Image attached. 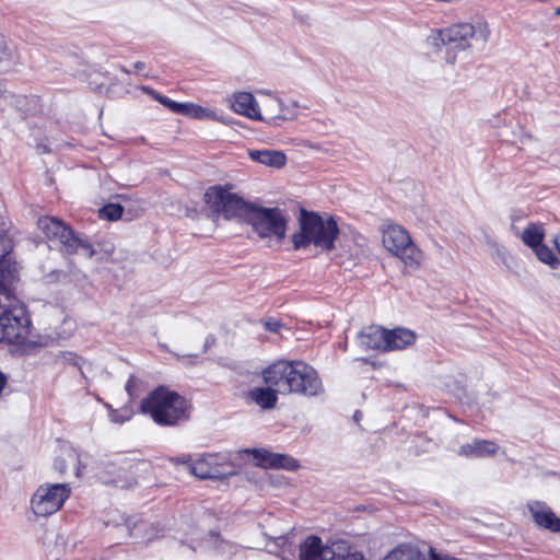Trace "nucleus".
Wrapping results in <instances>:
<instances>
[{
  "label": "nucleus",
  "mask_w": 560,
  "mask_h": 560,
  "mask_svg": "<svg viewBox=\"0 0 560 560\" xmlns=\"http://www.w3.org/2000/svg\"><path fill=\"white\" fill-rule=\"evenodd\" d=\"M277 393L279 392L275 387L268 385V387H255L248 395L262 409H271L276 406Z\"/></svg>",
  "instance_id": "obj_23"
},
{
  "label": "nucleus",
  "mask_w": 560,
  "mask_h": 560,
  "mask_svg": "<svg viewBox=\"0 0 560 560\" xmlns=\"http://www.w3.org/2000/svg\"><path fill=\"white\" fill-rule=\"evenodd\" d=\"M189 471L199 479H225L235 475L233 469L218 462L217 455H205L189 465Z\"/></svg>",
  "instance_id": "obj_12"
},
{
  "label": "nucleus",
  "mask_w": 560,
  "mask_h": 560,
  "mask_svg": "<svg viewBox=\"0 0 560 560\" xmlns=\"http://www.w3.org/2000/svg\"><path fill=\"white\" fill-rule=\"evenodd\" d=\"M7 384V376L0 371V393Z\"/></svg>",
  "instance_id": "obj_41"
},
{
  "label": "nucleus",
  "mask_w": 560,
  "mask_h": 560,
  "mask_svg": "<svg viewBox=\"0 0 560 560\" xmlns=\"http://www.w3.org/2000/svg\"><path fill=\"white\" fill-rule=\"evenodd\" d=\"M557 249L558 254L560 255V247H555Z\"/></svg>",
  "instance_id": "obj_51"
},
{
  "label": "nucleus",
  "mask_w": 560,
  "mask_h": 560,
  "mask_svg": "<svg viewBox=\"0 0 560 560\" xmlns=\"http://www.w3.org/2000/svg\"><path fill=\"white\" fill-rule=\"evenodd\" d=\"M215 339L213 336H209L207 337L206 341H205V346H203V351H207V349L209 347H211L213 343H214Z\"/></svg>",
  "instance_id": "obj_39"
},
{
  "label": "nucleus",
  "mask_w": 560,
  "mask_h": 560,
  "mask_svg": "<svg viewBox=\"0 0 560 560\" xmlns=\"http://www.w3.org/2000/svg\"><path fill=\"white\" fill-rule=\"evenodd\" d=\"M70 492L68 483L43 485L32 498V510L37 516L51 515L62 508Z\"/></svg>",
  "instance_id": "obj_7"
},
{
  "label": "nucleus",
  "mask_w": 560,
  "mask_h": 560,
  "mask_svg": "<svg viewBox=\"0 0 560 560\" xmlns=\"http://www.w3.org/2000/svg\"><path fill=\"white\" fill-rule=\"evenodd\" d=\"M555 14H556V15H560V5H559L558 8H556V10H555Z\"/></svg>",
  "instance_id": "obj_46"
},
{
  "label": "nucleus",
  "mask_w": 560,
  "mask_h": 560,
  "mask_svg": "<svg viewBox=\"0 0 560 560\" xmlns=\"http://www.w3.org/2000/svg\"><path fill=\"white\" fill-rule=\"evenodd\" d=\"M152 255L159 264L166 266L171 259V249L168 247H159Z\"/></svg>",
  "instance_id": "obj_31"
},
{
  "label": "nucleus",
  "mask_w": 560,
  "mask_h": 560,
  "mask_svg": "<svg viewBox=\"0 0 560 560\" xmlns=\"http://www.w3.org/2000/svg\"><path fill=\"white\" fill-rule=\"evenodd\" d=\"M527 509L538 527L552 533H560V518L546 502L529 501Z\"/></svg>",
  "instance_id": "obj_14"
},
{
  "label": "nucleus",
  "mask_w": 560,
  "mask_h": 560,
  "mask_svg": "<svg viewBox=\"0 0 560 560\" xmlns=\"http://www.w3.org/2000/svg\"><path fill=\"white\" fill-rule=\"evenodd\" d=\"M147 527L145 522H139L135 525L133 529L130 532V536L139 537V533Z\"/></svg>",
  "instance_id": "obj_36"
},
{
  "label": "nucleus",
  "mask_w": 560,
  "mask_h": 560,
  "mask_svg": "<svg viewBox=\"0 0 560 560\" xmlns=\"http://www.w3.org/2000/svg\"><path fill=\"white\" fill-rule=\"evenodd\" d=\"M253 162L262 164L265 166L281 168L287 163V156L282 151L278 150H255L250 149L247 152Z\"/></svg>",
  "instance_id": "obj_20"
},
{
  "label": "nucleus",
  "mask_w": 560,
  "mask_h": 560,
  "mask_svg": "<svg viewBox=\"0 0 560 560\" xmlns=\"http://www.w3.org/2000/svg\"><path fill=\"white\" fill-rule=\"evenodd\" d=\"M19 281V266L11 250L0 254V295L5 301L15 299V284Z\"/></svg>",
  "instance_id": "obj_11"
},
{
  "label": "nucleus",
  "mask_w": 560,
  "mask_h": 560,
  "mask_svg": "<svg viewBox=\"0 0 560 560\" xmlns=\"http://www.w3.org/2000/svg\"><path fill=\"white\" fill-rule=\"evenodd\" d=\"M387 252L398 258L406 267L418 268L423 259L420 247H386Z\"/></svg>",
  "instance_id": "obj_22"
},
{
  "label": "nucleus",
  "mask_w": 560,
  "mask_h": 560,
  "mask_svg": "<svg viewBox=\"0 0 560 560\" xmlns=\"http://www.w3.org/2000/svg\"><path fill=\"white\" fill-rule=\"evenodd\" d=\"M536 257L544 264L556 269L560 265L558 252L555 247H530Z\"/></svg>",
  "instance_id": "obj_27"
},
{
  "label": "nucleus",
  "mask_w": 560,
  "mask_h": 560,
  "mask_svg": "<svg viewBox=\"0 0 560 560\" xmlns=\"http://www.w3.org/2000/svg\"><path fill=\"white\" fill-rule=\"evenodd\" d=\"M173 463L175 464H185V465H190L192 464L191 460H190V457L188 455H182V456H178L176 458H172L171 459Z\"/></svg>",
  "instance_id": "obj_37"
},
{
  "label": "nucleus",
  "mask_w": 560,
  "mask_h": 560,
  "mask_svg": "<svg viewBox=\"0 0 560 560\" xmlns=\"http://www.w3.org/2000/svg\"><path fill=\"white\" fill-rule=\"evenodd\" d=\"M446 61H447L448 63H452V65H453V63H455V61H456V57H455V55L447 56V57H446Z\"/></svg>",
  "instance_id": "obj_42"
},
{
  "label": "nucleus",
  "mask_w": 560,
  "mask_h": 560,
  "mask_svg": "<svg viewBox=\"0 0 560 560\" xmlns=\"http://www.w3.org/2000/svg\"><path fill=\"white\" fill-rule=\"evenodd\" d=\"M498 450L499 445L493 441L475 439L471 443L462 445L457 454L464 457H490Z\"/></svg>",
  "instance_id": "obj_18"
},
{
  "label": "nucleus",
  "mask_w": 560,
  "mask_h": 560,
  "mask_svg": "<svg viewBox=\"0 0 560 560\" xmlns=\"http://www.w3.org/2000/svg\"><path fill=\"white\" fill-rule=\"evenodd\" d=\"M495 259H499L508 269L514 270L517 267L516 260L508 253L506 248H498L493 255Z\"/></svg>",
  "instance_id": "obj_30"
},
{
  "label": "nucleus",
  "mask_w": 560,
  "mask_h": 560,
  "mask_svg": "<svg viewBox=\"0 0 560 560\" xmlns=\"http://www.w3.org/2000/svg\"><path fill=\"white\" fill-rule=\"evenodd\" d=\"M149 93L152 95V97L158 101L160 104L165 106L167 109L175 114L184 115L187 103H178L173 100H171L167 96H164L154 90H149Z\"/></svg>",
  "instance_id": "obj_28"
},
{
  "label": "nucleus",
  "mask_w": 560,
  "mask_h": 560,
  "mask_svg": "<svg viewBox=\"0 0 560 560\" xmlns=\"http://www.w3.org/2000/svg\"><path fill=\"white\" fill-rule=\"evenodd\" d=\"M121 71H124L125 73H130V71L128 69H126L125 67L121 68Z\"/></svg>",
  "instance_id": "obj_47"
},
{
  "label": "nucleus",
  "mask_w": 560,
  "mask_h": 560,
  "mask_svg": "<svg viewBox=\"0 0 560 560\" xmlns=\"http://www.w3.org/2000/svg\"><path fill=\"white\" fill-rule=\"evenodd\" d=\"M253 454L254 464L264 468H283L287 470H295L299 463L295 458L285 454H276L267 450H246Z\"/></svg>",
  "instance_id": "obj_13"
},
{
  "label": "nucleus",
  "mask_w": 560,
  "mask_h": 560,
  "mask_svg": "<svg viewBox=\"0 0 560 560\" xmlns=\"http://www.w3.org/2000/svg\"><path fill=\"white\" fill-rule=\"evenodd\" d=\"M112 418H113V421H115V422L122 423V422L125 421V419H124V418H120V417H118V416H113Z\"/></svg>",
  "instance_id": "obj_43"
},
{
  "label": "nucleus",
  "mask_w": 560,
  "mask_h": 560,
  "mask_svg": "<svg viewBox=\"0 0 560 560\" xmlns=\"http://www.w3.org/2000/svg\"><path fill=\"white\" fill-rule=\"evenodd\" d=\"M136 385H137V378L135 376H130L126 384V390L130 396L133 395Z\"/></svg>",
  "instance_id": "obj_35"
},
{
  "label": "nucleus",
  "mask_w": 560,
  "mask_h": 560,
  "mask_svg": "<svg viewBox=\"0 0 560 560\" xmlns=\"http://www.w3.org/2000/svg\"><path fill=\"white\" fill-rule=\"evenodd\" d=\"M67 249L68 254L77 253L85 258H91L95 254L93 247H67Z\"/></svg>",
  "instance_id": "obj_33"
},
{
  "label": "nucleus",
  "mask_w": 560,
  "mask_h": 560,
  "mask_svg": "<svg viewBox=\"0 0 560 560\" xmlns=\"http://www.w3.org/2000/svg\"><path fill=\"white\" fill-rule=\"evenodd\" d=\"M140 411L150 415L155 423L163 427H173L189 418L186 398L165 386H159L143 398Z\"/></svg>",
  "instance_id": "obj_1"
},
{
  "label": "nucleus",
  "mask_w": 560,
  "mask_h": 560,
  "mask_svg": "<svg viewBox=\"0 0 560 560\" xmlns=\"http://www.w3.org/2000/svg\"><path fill=\"white\" fill-rule=\"evenodd\" d=\"M384 560H427L417 548L402 545L389 552Z\"/></svg>",
  "instance_id": "obj_26"
},
{
  "label": "nucleus",
  "mask_w": 560,
  "mask_h": 560,
  "mask_svg": "<svg viewBox=\"0 0 560 560\" xmlns=\"http://www.w3.org/2000/svg\"><path fill=\"white\" fill-rule=\"evenodd\" d=\"M337 560H362V558L357 553H351V555L338 557Z\"/></svg>",
  "instance_id": "obj_38"
},
{
  "label": "nucleus",
  "mask_w": 560,
  "mask_h": 560,
  "mask_svg": "<svg viewBox=\"0 0 560 560\" xmlns=\"http://www.w3.org/2000/svg\"><path fill=\"white\" fill-rule=\"evenodd\" d=\"M359 346L365 350L387 351L386 329L380 326H369L358 335Z\"/></svg>",
  "instance_id": "obj_17"
},
{
  "label": "nucleus",
  "mask_w": 560,
  "mask_h": 560,
  "mask_svg": "<svg viewBox=\"0 0 560 560\" xmlns=\"http://www.w3.org/2000/svg\"><path fill=\"white\" fill-rule=\"evenodd\" d=\"M291 394L315 397L324 392L317 371L303 361H295Z\"/></svg>",
  "instance_id": "obj_9"
},
{
  "label": "nucleus",
  "mask_w": 560,
  "mask_h": 560,
  "mask_svg": "<svg viewBox=\"0 0 560 560\" xmlns=\"http://www.w3.org/2000/svg\"><path fill=\"white\" fill-rule=\"evenodd\" d=\"M133 68L136 71L141 72L145 69V63L143 61H136Z\"/></svg>",
  "instance_id": "obj_40"
},
{
  "label": "nucleus",
  "mask_w": 560,
  "mask_h": 560,
  "mask_svg": "<svg viewBox=\"0 0 560 560\" xmlns=\"http://www.w3.org/2000/svg\"><path fill=\"white\" fill-rule=\"evenodd\" d=\"M553 245H560V234L555 237Z\"/></svg>",
  "instance_id": "obj_45"
},
{
  "label": "nucleus",
  "mask_w": 560,
  "mask_h": 560,
  "mask_svg": "<svg viewBox=\"0 0 560 560\" xmlns=\"http://www.w3.org/2000/svg\"><path fill=\"white\" fill-rule=\"evenodd\" d=\"M387 351L401 350L413 345L416 334L406 328L386 330Z\"/></svg>",
  "instance_id": "obj_21"
},
{
  "label": "nucleus",
  "mask_w": 560,
  "mask_h": 560,
  "mask_svg": "<svg viewBox=\"0 0 560 560\" xmlns=\"http://www.w3.org/2000/svg\"><path fill=\"white\" fill-rule=\"evenodd\" d=\"M381 233L383 245H413L409 232L394 222L384 224Z\"/></svg>",
  "instance_id": "obj_19"
},
{
  "label": "nucleus",
  "mask_w": 560,
  "mask_h": 560,
  "mask_svg": "<svg viewBox=\"0 0 560 560\" xmlns=\"http://www.w3.org/2000/svg\"><path fill=\"white\" fill-rule=\"evenodd\" d=\"M37 229L47 242L56 245H85L71 225L54 215H40Z\"/></svg>",
  "instance_id": "obj_8"
},
{
  "label": "nucleus",
  "mask_w": 560,
  "mask_h": 560,
  "mask_svg": "<svg viewBox=\"0 0 560 560\" xmlns=\"http://www.w3.org/2000/svg\"><path fill=\"white\" fill-rule=\"evenodd\" d=\"M262 325H264L265 329L270 332H279L283 326L279 319H276L272 317L262 320Z\"/></svg>",
  "instance_id": "obj_32"
},
{
  "label": "nucleus",
  "mask_w": 560,
  "mask_h": 560,
  "mask_svg": "<svg viewBox=\"0 0 560 560\" xmlns=\"http://www.w3.org/2000/svg\"><path fill=\"white\" fill-rule=\"evenodd\" d=\"M184 116L198 120L208 119L224 122L223 118L218 116L213 109L195 103H187Z\"/></svg>",
  "instance_id": "obj_25"
},
{
  "label": "nucleus",
  "mask_w": 560,
  "mask_h": 560,
  "mask_svg": "<svg viewBox=\"0 0 560 560\" xmlns=\"http://www.w3.org/2000/svg\"><path fill=\"white\" fill-rule=\"evenodd\" d=\"M54 468L60 474H65L67 468L66 460L61 457H57L54 462Z\"/></svg>",
  "instance_id": "obj_34"
},
{
  "label": "nucleus",
  "mask_w": 560,
  "mask_h": 560,
  "mask_svg": "<svg viewBox=\"0 0 560 560\" xmlns=\"http://www.w3.org/2000/svg\"><path fill=\"white\" fill-rule=\"evenodd\" d=\"M203 201L213 213L222 214L225 219L249 218L252 208L255 207L221 185L209 187L203 195Z\"/></svg>",
  "instance_id": "obj_5"
},
{
  "label": "nucleus",
  "mask_w": 560,
  "mask_h": 560,
  "mask_svg": "<svg viewBox=\"0 0 560 560\" xmlns=\"http://www.w3.org/2000/svg\"><path fill=\"white\" fill-rule=\"evenodd\" d=\"M334 547L323 546L317 536H310L301 545L300 560H337Z\"/></svg>",
  "instance_id": "obj_15"
},
{
  "label": "nucleus",
  "mask_w": 560,
  "mask_h": 560,
  "mask_svg": "<svg viewBox=\"0 0 560 560\" xmlns=\"http://www.w3.org/2000/svg\"><path fill=\"white\" fill-rule=\"evenodd\" d=\"M487 40L486 30L477 27L468 22L454 23L447 27L433 30L431 33L432 45L435 48L448 47L452 50H466L478 40Z\"/></svg>",
  "instance_id": "obj_4"
},
{
  "label": "nucleus",
  "mask_w": 560,
  "mask_h": 560,
  "mask_svg": "<svg viewBox=\"0 0 560 560\" xmlns=\"http://www.w3.org/2000/svg\"><path fill=\"white\" fill-rule=\"evenodd\" d=\"M104 482H115L116 483L117 480H107V479L104 478Z\"/></svg>",
  "instance_id": "obj_48"
},
{
  "label": "nucleus",
  "mask_w": 560,
  "mask_h": 560,
  "mask_svg": "<svg viewBox=\"0 0 560 560\" xmlns=\"http://www.w3.org/2000/svg\"><path fill=\"white\" fill-rule=\"evenodd\" d=\"M80 471H81V470H80V468H78V469H77V471H75V475H77L78 477L80 476Z\"/></svg>",
  "instance_id": "obj_50"
},
{
  "label": "nucleus",
  "mask_w": 560,
  "mask_h": 560,
  "mask_svg": "<svg viewBox=\"0 0 560 560\" xmlns=\"http://www.w3.org/2000/svg\"><path fill=\"white\" fill-rule=\"evenodd\" d=\"M524 245H544L545 226L540 222H530L520 234Z\"/></svg>",
  "instance_id": "obj_24"
},
{
  "label": "nucleus",
  "mask_w": 560,
  "mask_h": 560,
  "mask_svg": "<svg viewBox=\"0 0 560 560\" xmlns=\"http://www.w3.org/2000/svg\"><path fill=\"white\" fill-rule=\"evenodd\" d=\"M360 417H361V412H360V411H355V413L353 415V419H354V421H355V422H359Z\"/></svg>",
  "instance_id": "obj_44"
},
{
  "label": "nucleus",
  "mask_w": 560,
  "mask_h": 560,
  "mask_svg": "<svg viewBox=\"0 0 560 560\" xmlns=\"http://www.w3.org/2000/svg\"><path fill=\"white\" fill-rule=\"evenodd\" d=\"M124 214V207L120 203H106L98 210V218L107 221H117Z\"/></svg>",
  "instance_id": "obj_29"
},
{
  "label": "nucleus",
  "mask_w": 560,
  "mask_h": 560,
  "mask_svg": "<svg viewBox=\"0 0 560 560\" xmlns=\"http://www.w3.org/2000/svg\"><path fill=\"white\" fill-rule=\"evenodd\" d=\"M294 368L295 361H277L262 371V378L267 385L275 387L280 394H291Z\"/></svg>",
  "instance_id": "obj_10"
},
{
  "label": "nucleus",
  "mask_w": 560,
  "mask_h": 560,
  "mask_svg": "<svg viewBox=\"0 0 560 560\" xmlns=\"http://www.w3.org/2000/svg\"><path fill=\"white\" fill-rule=\"evenodd\" d=\"M248 222L253 226V230L262 238H269L276 242H282L285 238L288 218L283 210L278 207H253Z\"/></svg>",
  "instance_id": "obj_6"
},
{
  "label": "nucleus",
  "mask_w": 560,
  "mask_h": 560,
  "mask_svg": "<svg viewBox=\"0 0 560 560\" xmlns=\"http://www.w3.org/2000/svg\"><path fill=\"white\" fill-rule=\"evenodd\" d=\"M7 302L0 307V342L23 345L31 332V319L25 306L18 300Z\"/></svg>",
  "instance_id": "obj_3"
},
{
  "label": "nucleus",
  "mask_w": 560,
  "mask_h": 560,
  "mask_svg": "<svg viewBox=\"0 0 560 560\" xmlns=\"http://www.w3.org/2000/svg\"><path fill=\"white\" fill-rule=\"evenodd\" d=\"M328 252H330L331 249H334L335 247H331V246H328V247H325Z\"/></svg>",
  "instance_id": "obj_49"
},
{
  "label": "nucleus",
  "mask_w": 560,
  "mask_h": 560,
  "mask_svg": "<svg viewBox=\"0 0 560 560\" xmlns=\"http://www.w3.org/2000/svg\"><path fill=\"white\" fill-rule=\"evenodd\" d=\"M231 109L253 120H265L258 108L257 102L249 92H237L230 98Z\"/></svg>",
  "instance_id": "obj_16"
},
{
  "label": "nucleus",
  "mask_w": 560,
  "mask_h": 560,
  "mask_svg": "<svg viewBox=\"0 0 560 560\" xmlns=\"http://www.w3.org/2000/svg\"><path fill=\"white\" fill-rule=\"evenodd\" d=\"M299 231L291 242L293 245H334L340 233L334 215L300 208L298 215Z\"/></svg>",
  "instance_id": "obj_2"
}]
</instances>
